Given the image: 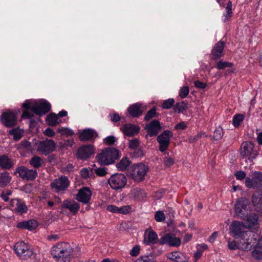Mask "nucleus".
<instances>
[{"label": "nucleus", "mask_w": 262, "mask_h": 262, "mask_svg": "<svg viewBox=\"0 0 262 262\" xmlns=\"http://www.w3.org/2000/svg\"><path fill=\"white\" fill-rule=\"evenodd\" d=\"M18 148L21 150L30 151L32 149L31 143L27 140L22 141L18 145Z\"/></svg>", "instance_id": "obj_40"}, {"label": "nucleus", "mask_w": 262, "mask_h": 262, "mask_svg": "<svg viewBox=\"0 0 262 262\" xmlns=\"http://www.w3.org/2000/svg\"><path fill=\"white\" fill-rule=\"evenodd\" d=\"M58 132L60 133L62 135H67V136H72L74 133L71 129L66 128H59Z\"/></svg>", "instance_id": "obj_51"}, {"label": "nucleus", "mask_w": 262, "mask_h": 262, "mask_svg": "<svg viewBox=\"0 0 262 262\" xmlns=\"http://www.w3.org/2000/svg\"><path fill=\"white\" fill-rule=\"evenodd\" d=\"M137 259L142 261V262H155L154 257L151 254L141 256Z\"/></svg>", "instance_id": "obj_47"}, {"label": "nucleus", "mask_w": 262, "mask_h": 262, "mask_svg": "<svg viewBox=\"0 0 262 262\" xmlns=\"http://www.w3.org/2000/svg\"><path fill=\"white\" fill-rule=\"evenodd\" d=\"M11 177L8 172H3L0 174V187H5L11 181Z\"/></svg>", "instance_id": "obj_34"}, {"label": "nucleus", "mask_w": 262, "mask_h": 262, "mask_svg": "<svg viewBox=\"0 0 262 262\" xmlns=\"http://www.w3.org/2000/svg\"><path fill=\"white\" fill-rule=\"evenodd\" d=\"M110 117L111 121L114 122H118L120 119V116L116 113H113V114H110Z\"/></svg>", "instance_id": "obj_62"}, {"label": "nucleus", "mask_w": 262, "mask_h": 262, "mask_svg": "<svg viewBox=\"0 0 262 262\" xmlns=\"http://www.w3.org/2000/svg\"><path fill=\"white\" fill-rule=\"evenodd\" d=\"M158 241V235L155 232L152 230L149 231H146L144 239V242L146 244H156Z\"/></svg>", "instance_id": "obj_30"}, {"label": "nucleus", "mask_w": 262, "mask_h": 262, "mask_svg": "<svg viewBox=\"0 0 262 262\" xmlns=\"http://www.w3.org/2000/svg\"><path fill=\"white\" fill-rule=\"evenodd\" d=\"M131 161L129 159L125 157L122 158L121 161L116 164L117 168L122 171L125 170L127 167L130 164Z\"/></svg>", "instance_id": "obj_35"}, {"label": "nucleus", "mask_w": 262, "mask_h": 262, "mask_svg": "<svg viewBox=\"0 0 262 262\" xmlns=\"http://www.w3.org/2000/svg\"><path fill=\"white\" fill-rule=\"evenodd\" d=\"M17 172L20 178L27 181L33 180L37 176L36 170L29 169L24 166L19 167L17 169Z\"/></svg>", "instance_id": "obj_16"}, {"label": "nucleus", "mask_w": 262, "mask_h": 262, "mask_svg": "<svg viewBox=\"0 0 262 262\" xmlns=\"http://www.w3.org/2000/svg\"><path fill=\"white\" fill-rule=\"evenodd\" d=\"M246 228L244 223L238 221H232L229 227L230 232L235 237H242L244 235L250 236L251 232L245 231Z\"/></svg>", "instance_id": "obj_7"}, {"label": "nucleus", "mask_w": 262, "mask_h": 262, "mask_svg": "<svg viewBox=\"0 0 262 262\" xmlns=\"http://www.w3.org/2000/svg\"><path fill=\"white\" fill-rule=\"evenodd\" d=\"M252 201L253 205L257 208L262 207V194L256 191L252 195Z\"/></svg>", "instance_id": "obj_33"}, {"label": "nucleus", "mask_w": 262, "mask_h": 262, "mask_svg": "<svg viewBox=\"0 0 262 262\" xmlns=\"http://www.w3.org/2000/svg\"><path fill=\"white\" fill-rule=\"evenodd\" d=\"M202 135L203 133H200L194 136L190 137L188 139L189 142L190 143H194L196 142L199 139L202 137Z\"/></svg>", "instance_id": "obj_58"}, {"label": "nucleus", "mask_w": 262, "mask_h": 262, "mask_svg": "<svg viewBox=\"0 0 262 262\" xmlns=\"http://www.w3.org/2000/svg\"><path fill=\"white\" fill-rule=\"evenodd\" d=\"M181 243V239L172 234L167 233L162 236L160 240V245L167 244L172 247H178Z\"/></svg>", "instance_id": "obj_15"}, {"label": "nucleus", "mask_w": 262, "mask_h": 262, "mask_svg": "<svg viewBox=\"0 0 262 262\" xmlns=\"http://www.w3.org/2000/svg\"><path fill=\"white\" fill-rule=\"evenodd\" d=\"M24 130L19 128H13L9 131V134L12 135L15 141L20 140L23 136Z\"/></svg>", "instance_id": "obj_37"}, {"label": "nucleus", "mask_w": 262, "mask_h": 262, "mask_svg": "<svg viewBox=\"0 0 262 262\" xmlns=\"http://www.w3.org/2000/svg\"><path fill=\"white\" fill-rule=\"evenodd\" d=\"M145 129L148 133V134L146 135V138L148 135L151 137L155 136L161 129L160 123L157 120H153L145 126Z\"/></svg>", "instance_id": "obj_18"}, {"label": "nucleus", "mask_w": 262, "mask_h": 262, "mask_svg": "<svg viewBox=\"0 0 262 262\" xmlns=\"http://www.w3.org/2000/svg\"><path fill=\"white\" fill-rule=\"evenodd\" d=\"M56 148V143L52 140H46L40 142L37 147V151L42 155H47Z\"/></svg>", "instance_id": "obj_14"}, {"label": "nucleus", "mask_w": 262, "mask_h": 262, "mask_svg": "<svg viewBox=\"0 0 262 262\" xmlns=\"http://www.w3.org/2000/svg\"><path fill=\"white\" fill-rule=\"evenodd\" d=\"M174 103V100L172 98H169L163 102L162 107L164 109H169L173 105Z\"/></svg>", "instance_id": "obj_46"}, {"label": "nucleus", "mask_w": 262, "mask_h": 262, "mask_svg": "<svg viewBox=\"0 0 262 262\" xmlns=\"http://www.w3.org/2000/svg\"><path fill=\"white\" fill-rule=\"evenodd\" d=\"M140 250V246L139 245H136L130 250L129 254L132 256H137L139 254Z\"/></svg>", "instance_id": "obj_57"}, {"label": "nucleus", "mask_w": 262, "mask_h": 262, "mask_svg": "<svg viewBox=\"0 0 262 262\" xmlns=\"http://www.w3.org/2000/svg\"><path fill=\"white\" fill-rule=\"evenodd\" d=\"M119 157V151L115 148H106L97 156L98 162L104 165L113 163Z\"/></svg>", "instance_id": "obj_3"}, {"label": "nucleus", "mask_w": 262, "mask_h": 262, "mask_svg": "<svg viewBox=\"0 0 262 262\" xmlns=\"http://www.w3.org/2000/svg\"><path fill=\"white\" fill-rule=\"evenodd\" d=\"M228 247L229 249H230V250H236L237 249H240L239 243H237L235 241H228Z\"/></svg>", "instance_id": "obj_52"}, {"label": "nucleus", "mask_w": 262, "mask_h": 262, "mask_svg": "<svg viewBox=\"0 0 262 262\" xmlns=\"http://www.w3.org/2000/svg\"><path fill=\"white\" fill-rule=\"evenodd\" d=\"M240 154L243 157H250L255 158L257 155V151L254 149V145L251 142H244L241 146Z\"/></svg>", "instance_id": "obj_9"}, {"label": "nucleus", "mask_w": 262, "mask_h": 262, "mask_svg": "<svg viewBox=\"0 0 262 262\" xmlns=\"http://www.w3.org/2000/svg\"><path fill=\"white\" fill-rule=\"evenodd\" d=\"M223 136V130L221 127H218L216 128L213 135V138L214 140H217L221 139Z\"/></svg>", "instance_id": "obj_48"}, {"label": "nucleus", "mask_w": 262, "mask_h": 262, "mask_svg": "<svg viewBox=\"0 0 262 262\" xmlns=\"http://www.w3.org/2000/svg\"><path fill=\"white\" fill-rule=\"evenodd\" d=\"M37 223L34 220L19 222L17 225V227L20 229H25L29 230L35 229L37 227Z\"/></svg>", "instance_id": "obj_28"}, {"label": "nucleus", "mask_w": 262, "mask_h": 262, "mask_svg": "<svg viewBox=\"0 0 262 262\" xmlns=\"http://www.w3.org/2000/svg\"><path fill=\"white\" fill-rule=\"evenodd\" d=\"M73 248L68 243L60 242L54 246L51 253L57 262H70L73 255Z\"/></svg>", "instance_id": "obj_2"}, {"label": "nucleus", "mask_w": 262, "mask_h": 262, "mask_svg": "<svg viewBox=\"0 0 262 262\" xmlns=\"http://www.w3.org/2000/svg\"><path fill=\"white\" fill-rule=\"evenodd\" d=\"M235 177L237 180H242L246 178V173L242 170L237 171L235 173Z\"/></svg>", "instance_id": "obj_59"}, {"label": "nucleus", "mask_w": 262, "mask_h": 262, "mask_svg": "<svg viewBox=\"0 0 262 262\" xmlns=\"http://www.w3.org/2000/svg\"><path fill=\"white\" fill-rule=\"evenodd\" d=\"M23 114L21 118L30 119L33 116V113L42 115L48 113L51 109V105L47 101L34 103L32 100H26L22 105Z\"/></svg>", "instance_id": "obj_1"}, {"label": "nucleus", "mask_w": 262, "mask_h": 262, "mask_svg": "<svg viewBox=\"0 0 262 262\" xmlns=\"http://www.w3.org/2000/svg\"><path fill=\"white\" fill-rule=\"evenodd\" d=\"M158 116V114L156 113V109L152 108L147 112L146 114L144 119L146 121H149V120Z\"/></svg>", "instance_id": "obj_44"}, {"label": "nucleus", "mask_w": 262, "mask_h": 262, "mask_svg": "<svg viewBox=\"0 0 262 262\" xmlns=\"http://www.w3.org/2000/svg\"><path fill=\"white\" fill-rule=\"evenodd\" d=\"M45 135L48 137H53L55 135L53 130L50 128H47L44 132Z\"/></svg>", "instance_id": "obj_64"}, {"label": "nucleus", "mask_w": 262, "mask_h": 262, "mask_svg": "<svg viewBox=\"0 0 262 262\" xmlns=\"http://www.w3.org/2000/svg\"><path fill=\"white\" fill-rule=\"evenodd\" d=\"M232 66V63L227 61H223V60L219 61L216 64V67L219 70H224L226 68L231 67Z\"/></svg>", "instance_id": "obj_41"}, {"label": "nucleus", "mask_w": 262, "mask_h": 262, "mask_svg": "<svg viewBox=\"0 0 262 262\" xmlns=\"http://www.w3.org/2000/svg\"><path fill=\"white\" fill-rule=\"evenodd\" d=\"M107 169L105 167L98 168L95 169V172L99 176L103 177L107 174Z\"/></svg>", "instance_id": "obj_55"}, {"label": "nucleus", "mask_w": 262, "mask_h": 262, "mask_svg": "<svg viewBox=\"0 0 262 262\" xmlns=\"http://www.w3.org/2000/svg\"><path fill=\"white\" fill-rule=\"evenodd\" d=\"M189 92V90L188 86H184L182 87L180 90L179 96L184 98L187 97L188 95Z\"/></svg>", "instance_id": "obj_50"}, {"label": "nucleus", "mask_w": 262, "mask_h": 262, "mask_svg": "<svg viewBox=\"0 0 262 262\" xmlns=\"http://www.w3.org/2000/svg\"><path fill=\"white\" fill-rule=\"evenodd\" d=\"M155 220L157 222H163L165 220V215L162 211H157L155 213Z\"/></svg>", "instance_id": "obj_43"}, {"label": "nucleus", "mask_w": 262, "mask_h": 262, "mask_svg": "<svg viewBox=\"0 0 262 262\" xmlns=\"http://www.w3.org/2000/svg\"><path fill=\"white\" fill-rule=\"evenodd\" d=\"M194 83L195 86L199 89H203L206 87V84L205 83L199 80L195 81Z\"/></svg>", "instance_id": "obj_61"}, {"label": "nucleus", "mask_w": 262, "mask_h": 262, "mask_svg": "<svg viewBox=\"0 0 262 262\" xmlns=\"http://www.w3.org/2000/svg\"><path fill=\"white\" fill-rule=\"evenodd\" d=\"M92 196V192L88 187H84L79 190L76 195V200L84 204H88L90 202Z\"/></svg>", "instance_id": "obj_21"}, {"label": "nucleus", "mask_w": 262, "mask_h": 262, "mask_svg": "<svg viewBox=\"0 0 262 262\" xmlns=\"http://www.w3.org/2000/svg\"><path fill=\"white\" fill-rule=\"evenodd\" d=\"M140 142L137 138H134L129 140L128 146L132 149H135L139 146Z\"/></svg>", "instance_id": "obj_49"}, {"label": "nucleus", "mask_w": 262, "mask_h": 262, "mask_svg": "<svg viewBox=\"0 0 262 262\" xmlns=\"http://www.w3.org/2000/svg\"><path fill=\"white\" fill-rule=\"evenodd\" d=\"M246 186L249 188H255L262 186V173L255 171L252 174V178H246Z\"/></svg>", "instance_id": "obj_11"}, {"label": "nucleus", "mask_w": 262, "mask_h": 262, "mask_svg": "<svg viewBox=\"0 0 262 262\" xmlns=\"http://www.w3.org/2000/svg\"><path fill=\"white\" fill-rule=\"evenodd\" d=\"M132 195L138 199H143L146 197V193L144 190L140 188H134L131 191Z\"/></svg>", "instance_id": "obj_38"}, {"label": "nucleus", "mask_w": 262, "mask_h": 262, "mask_svg": "<svg viewBox=\"0 0 262 262\" xmlns=\"http://www.w3.org/2000/svg\"><path fill=\"white\" fill-rule=\"evenodd\" d=\"M61 121L59 116L53 113L49 114L46 118L47 124L51 126H56Z\"/></svg>", "instance_id": "obj_32"}, {"label": "nucleus", "mask_w": 262, "mask_h": 262, "mask_svg": "<svg viewBox=\"0 0 262 262\" xmlns=\"http://www.w3.org/2000/svg\"><path fill=\"white\" fill-rule=\"evenodd\" d=\"M106 209L111 212L118 213L119 207L113 205H108Z\"/></svg>", "instance_id": "obj_60"}, {"label": "nucleus", "mask_w": 262, "mask_h": 262, "mask_svg": "<svg viewBox=\"0 0 262 262\" xmlns=\"http://www.w3.org/2000/svg\"><path fill=\"white\" fill-rule=\"evenodd\" d=\"M188 108L187 103L183 101L177 103L174 107V110L178 113L183 112Z\"/></svg>", "instance_id": "obj_39"}, {"label": "nucleus", "mask_w": 262, "mask_h": 262, "mask_svg": "<svg viewBox=\"0 0 262 262\" xmlns=\"http://www.w3.org/2000/svg\"><path fill=\"white\" fill-rule=\"evenodd\" d=\"M98 135L97 133L92 129H84L79 135V138L83 141L94 140Z\"/></svg>", "instance_id": "obj_25"}, {"label": "nucleus", "mask_w": 262, "mask_h": 262, "mask_svg": "<svg viewBox=\"0 0 262 262\" xmlns=\"http://www.w3.org/2000/svg\"><path fill=\"white\" fill-rule=\"evenodd\" d=\"M249 237L250 236L244 235V236L240 237V249L244 251L250 250L253 245L256 243L257 241L256 237H252L250 238Z\"/></svg>", "instance_id": "obj_19"}, {"label": "nucleus", "mask_w": 262, "mask_h": 262, "mask_svg": "<svg viewBox=\"0 0 262 262\" xmlns=\"http://www.w3.org/2000/svg\"><path fill=\"white\" fill-rule=\"evenodd\" d=\"M174 160L173 158L170 157H165L164 158L163 163L164 165L167 167H169L174 164Z\"/></svg>", "instance_id": "obj_53"}, {"label": "nucleus", "mask_w": 262, "mask_h": 262, "mask_svg": "<svg viewBox=\"0 0 262 262\" xmlns=\"http://www.w3.org/2000/svg\"><path fill=\"white\" fill-rule=\"evenodd\" d=\"M44 162L42 159L38 156H34L30 161V164L35 168H39L43 164Z\"/></svg>", "instance_id": "obj_36"}, {"label": "nucleus", "mask_w": 262, "mask_h": 262, "mask_svg": "<svg viewBox=\"0 0 262 262\" xmlns=\"http://www.w3.org/2000/svg\"><path fill=\"white\" fill-rule=\"evenodd\" d=\"M131 209L130 206L129 205L123 206L119 207L118 213L120 214H126L128 213Z\"/></svg>", "instance_id": "obj_54"}, {"label": "nucleus", "mask_w": 262, "mask_h": 262, "mask_svg": "<svg viewBox=\"0 0 262 262\" xmlns=\"http://www.w3.org/2000/svg\"><path fill=\"white\" fill-rule=\"evenodd\" d=\"M167 257L175 262H188L189 257L179 251L172 252L168 254Z\"/></svg>", "instance_id": "obj_24"}, {"label": "nucleus", "mask_w": 262, "mask_h": 262, "mask_svg": "<svg viewBox=\"0 0 262 262\" xmlns=\"http://www.w3.org/2000/svg\"><path fill=\"white\" fill-rule=\"evenodd\" d=\"M94 153V146L92 145H87L81 147L78 149L77 155L79 159L85 160L89 158Z\"/></svg>", "instance_id": "obj_20"}, {"label": "nucleus", "mask_w": 262, "mask_h": 262, "mask_svg": "<svg viewBox=\"0 0 262 262\" xmlns=\"http://www.w3.org/2000/svg\"><path fill=\"white\" fill-rule=\"evenodd\" d=\"M70 185V181L68 178L66 176H61V177L55 179L51 184L52 189L55 191L59 193L66 190Z\"/></svg>", "instance_id": "obj_10"}, {"label": "nucleus", "mask_w": 262, "mask_h": 262, "mask_svg": "<svg viewBox=\"0 0 262 262\" xmlns=\"http://www.w3.org/2000/svg\"><path fill=\"white\" fill-rule=\"evenodd\" d=\"M235 212L239 219H245L251 211L249 201L245 198L238 199L235 204Z\"/></svg>", "instance_id": "obj_5"}, {"label": "nucleus", "mask_w": 262, "mask_h": 262, "mask_svg": "<svg viewBox=\"0 0 262 262\" xmlns=\"http://www.w3.org/2000/svg\"><path fill=\"white\" fill-rule=\"evenodd\" d=\"M224 48V42L223 41H220L216 43L211 52L212 58L215 60L222 57Z\"/></svg>", "instance_id": "obj_27"}, {"label": "nucleus", "mask_w": 262, "mask_h": 262, "mask_svg": "<svg viewBox=\"0 0 262 262\" xmlns=\"http://www.w3.org/2000/svg\"><path fill=\"white\" fill-rule=\"evenodd\" d=\"M116 142V138L113 136H110L105 138L104 140V143L107 145H113Z\"/></svg>", "instance_id": "obj_56"}, {"label": "nucleus", "mask_w": 262, "mask_h": 262, "mask_svg": "<svg viewBox=\"0 0 262 262\" xmlns=\"http://www.w3.org/2000/svg\"><path fill=\"white\" fill-rule=\"evenodd\" d=\"M10 206L12 209L20 214L26 212L28 210V208L25 203L18 199L11 200Z\"/></svg>", "instance_id": "obj_22"}, {"label": "nucleus", "mask_w": 262, "mask_h": 262, "mask_svg": "<svg viewBox=\"0 0 262 262\" xmlns=\"http://www.w3.org/2000/svg\"><path fill=\"white\" fill-rule=\"evenodd\" d=\"M258 215L252 212L248 214L245 219H241L244 221L246 228L250 230H257L259 228Z\"/></svg>", "instance_id": "obj_12"}, {"label": "nucleus", "mask_w": 262, "mask_h": 262, "mask_svg": "<svg viewBox=\"0 0 262 262\" xmlns=\"http://www.w3.org/2000/svg\"><path fill=\"white\" fill-rule=\"evenodd\" d=\"M14 249L17 255L23 259L30 258L33 254L32 250L24 242H19L16 243L14 245Z\"/></svg>", "instance_id": "obj_8"}, {"label": "nucleus", "mask_w": 262, "mask_h": 262, "mask_svg": "<svg viewBox=\"0 0 262 262\" xmlns=\"http://www.w3.org/2000/svg\"><path fill=\"white\" fill-rule=\"evenodd\" d=\"M148 171V167L143 163H139L132 166L127 170L128 176L134 181L141 182L144 181Z\"/></svg>", "instance_id": "obj_4"}, {"label": "nucleus", "mask_w": 262, "mask_h": 262, "mask_svg": "<svg viewBox=\"0 0 262 262\" xmlns=\"http://www.w3.org/2000/svg\"><path fill=\"white\" fill-rule=\"evenodd\" d=\"M80 208L79 204L72 200H66L63 201L62 209H67L73 214L77 213Z\"/></svg>", "instance_id": "obj_23"}, {"label": "nucleus", "mask_w": 262, "mask_h": 262, "mask_svg": "<svg viewBox=\"0 0 262 262\" xmlns=\"http://www.w3.org/2000/svg\"><path fill=\"white\" fill-rule=\"evenodd\" d=\"M252 256L257 260L262 259V248L259 249L255 247V249L252 252Z\"/></svg>", "instance_id": "obj_45"}, {"label": "nucleus", "mask_w": 262, "mask_h": 262, "mask_svg": "<svg viewBox=\"0 0 262 262\" xmlns=\"http://www.w3.org/2000/svg\"><path fill=\"white\" fill-rule=\"evenodd\" d=\"M127 178L124 174L117 173L112 174L108 179L111 188L115 190L123 188L127 184Z\"/></svg>", "instance_id": "obj_6"}, {"label": "nucleus", "mask_w": 262, "mask_h": 262, "mask_svg": "<svg viewBox=\"0 0 262 262\" xmlns=\"http://www.w3.org/2000/svg\"><path fill=\"white\" fill-rule=\"evenodd\" d=\"M1 121L6 126L12 127L16 123L17 116L14 113L7 111L2 114Z\"/></svg>", "instance_id": "obj_17"}, {"label": "nucleus", "mask_w": 262, "mask_h": 262, "mask_svg": "<svg viewBox=\"0 0 262 262\" xmlns=\"http://www.w3.org/2000/svg\"><path fill=\"white\" fill-rule=\"evenodd\" d=\"M172 136V133L170 130H166L158 137L157 141L159 143V150L163 152L167 150Z\"/></svg>", "instance_id": "obj_13"}, {"label": "nucleus", "mask_w": 262, "mask_h": 262, "mask_svg": "<svg viewBox=\"0 0 262 262\" xmlns=\"http://www.w3.org/2000/svg\"><path fill=\"white\" fill-rule=\"evenodd\" d=\"M121 130L125 136L131 137L137 134L140 130V128L136 125L128 123L125 124Z\"/></svg>", "instance_id": "obj_26"}, {"label": "nucleus", "mask_w": 262, "mask_h": 262, "mask_svg": "<svg viewBox=\"0 0 262 262\" xmlns=\"http://www.w3.org/2000/svg\"><path fill=\"white\" fill-rule=\"evenodd\" d=\"M14 163L12 160L7 156L3 155L0 156V167L4 169H10L13 167Z\"/></svg>", "instance_id": "obj_29"}, {"label": "nucleus", "mask_w": 262, "mask_h": 262, "mask_svg": "<svg viewBox=\"0 0 262 262\" xmlns=\"http://www.w3.org/2000/svg\"><path fill=\"white\" fill-rule=\"evenodd\" d=\"M244 116L242 114H236L233 117L232 123L233 125L235 127H238L241 122L243 120Z\"/></svg>", "instance_id": "obj_42"}, {"label": "nucleus", "mask_w": 262, "mask_h": 262, "mask_svg": "<svg viewBox=\"0 0 262 262\" xmlns=\"http://www.w3.org/2000/svg\"><path fill=\"white\" fill-rule=\"evenodd\" d=\"M139 103H135L130 105L128 108L129 115L133 117H138L141 115L143 111Z\"/></svg>", "instance_id": "obj_31"}, {"label": "nucleus", "mask_w": 262, "mask_h": 262, "mask_svg": "<svg viewBox=\"0 0 262 262\" xmlns=\"http://www.w3.org/2000/svg\"><path fill=\"white\" fill-rule=\"evenodd\" d=\"M81 175L84 179H87L89 177V171L86 168H83L81 170Z\"/></svg>", "instance_id": "obj_63"}]
</instances>
